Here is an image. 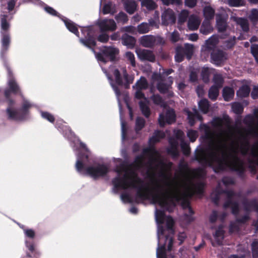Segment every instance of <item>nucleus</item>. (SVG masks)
I'll list each match as a JSON object with an SVG mask.
<instances>
[{
	"label": "nucleus",
	"instance_id": "52",
	"mask_svg": "<svg viewBox=\"0 0 258 258\" xmlns=\"http://www.w3.org/2000/svg\"><path fill=\"white\" fill-rule=\"evenodd\" d=\"M253 258H258V240L255 239L251 244Z\"/></svg>",
	"mask_w": 258,
	"mask_h": 258
},
{
	"label": "nucleus",
	"instance_id": "10",
	"mask_svg": "<svg viewBox=\"0 0 258 258\" xmlns=\"http://www.w3.org/2000/svg\"><path fill=\"white\" fill-rule=\"evenodd\" d=\"M142 90L137 89V91L136 92V97L138 99H142L144 98V101H141L139 103L141 110L143 113V114L147 117L149 116L150 114V109L148 106V101L145 98H144V95L141 91Z\"/></svg>",
	"mask_w": 258,
	"mask_h": 258
},
{
	"label": "nucleus",
	"instance_id": "43",
	"mask_svg": "<svg viewBox=\"0 0 258 258\" xmlns=\"http://www.w3.org/2000/svg\"><path fill=\"white\" fill-rule=\"evenodd\" d=\"M141 2V5L146 7L149 10H152L156 8V4L152 0H139Z\"/></svg>",
	"mask_w": 258,
	"mask_h": 258
},
{
	"label": "nucleus",
	"instance_id": "30",
	"mask_svg": "<svg viewBox=\"0 0 258 258\" xmlns=\"http://www.w3.org/2000/svg\"><path fill=\"white\" fill-rule=\"evenodd\" d=\"M123 44L128 47L132 48L136 44V39L134 37L124 34L122 36Z\"/></svg>",
	"mask_w": 258,
	"mask_h": 258
},
{
	"label": "nucleus",
	"instance_id": "59",
	"mask_svg": "<svg viewBox=\"0 0 258 258\" xmlns=\"http://www.w3.org/2000/svg\"><path fill=\"white\" fill-rule=\"evenodd\" d=\"M189 15V12L187 10H182L178 16V22L180 23H184L187 19Z\"/></svg>",
	"mask_w": 258,
	"mask_h": 258
},
{
	"label": "nucleus",
	"instance_id": "48",
	"mask_svg": "<svg viewBox=\"0 0 258 258\" xmlns=\"http://www.w3.org/2000/svg\"><path fill=\"white\" fill-rule=\"evenodd\" d=\"M219 88L217 86H213L209 91V97L212 100H215L219 95Z\"/></svg>",
	"mask_w": 258,
	"mask_h": 258
},
{
	"label": "nucleus",
	"instance_id": "11",
	"mask_svg": "<svg viewBox=\"0 0 258 258\" xmlns=\"http://www.w3.org/2000/svg\"><path fill=\"white\" fill-rule=\"evenodd\" d=\"M224 234L223 226H220L213 234V238L211 240L212 245L216 246L223 244Z\"/></svg>",
	"mask_w": 258,
	"mask_h": 258
},
{
	"label": "nucleus",
	"instance_id": "5",
	"mask_svg": "<svg viewBox=\"0 0 258 258\" xmlns=\"http://www.w3.org/2000/svg\"><path fill=\"white\" fill-rule=\"evenodd\" d=\"M152 78L153 81L158 82L157 88L160 93L167 94L169 97L173 95V93L171 90V85L173 83V79L171 77L164 78L160 74L154 73Z\"/></svg>",
	"mask_w": 258,
	"mask_h": 258
},
{
	"label": "nucleus",
	"instance_id": "23",
	"mask_svg": "<svg viewBox=\"0 0 258 258\" xmlns=\"http://www.w3.org/2000/svg\"><path fill=\"white\" fill-rule=\"evenodd\" d=\"M186 112L187 118L189 121V123L190 125H193L195 124V118H196L199 120L202 119V117L199 114L198 110L196 108L193 109V112H190L189 111L185 110Z\"/></svg>",
	"mask_w": 258,
	"mask_h": 258
},
{
	"label": "nucleus",
	"instance_id": "42",
	"mask_svg": "<svg viewBox=\"0 0 258 258\" xmlns=\"http://www.w3.org/2000/svg\"><path fill=\"white\" fill-rule=\"evenodd\" d=\"M184 54V48L181 46H177L176 48L175 60L177 62H181L183 59Z\"/></svg>",
	"mask_w": 258,
	"mask_h": 258
},
{
	"label": "nucleus",
	"instance_id": "6",
	"mask_svg": "<svg viewBox=\"0 0 258 258\" xmlns=\"http://www.w3.org/2000/svg\"><path fill=\"white\" fill-rule=\"evenodd\" d=\"M111 71L115 78L116 85L119 86L124 85L126 87H128L130 84L133 83L134 78L133 76L127 74L125 67H120L119 69L112 68Z\"/></svg>",
	"mask_w": 258,
	"mask_h": 258
},
{
	"label": "nucleus",
	"instance_id": "61",
	"mask_svg": "<svg viewBox=\"0 0 258 258\" xmlns=\"http://www.w3.org/2000/svg\"><path fill=\"white\" fill-rule=\"evenodd\" d=\"M249 18L253 23L258 21V10L257 9H252L249 15Z\"/></svg>",
	"mask_w": 258,
	"mask_h": 258
},
{
	"label": "nucleus",
	"instance_id": "39",
	"mask_svg": "<svg viewBox=\"0 0 258 258\" xmlns=\"http://www.w3.org/2000/svg\"><path fill=\"white\" fill-rule=\"evenodd\" d=\"M8 86L10 90L14 93H20L19 86L13 78H10L8 81Z\"/></svg>",
	"mask_w": 258,
	"mask_h": 258
},
{
	"label": "nucleus",
	"instance_id": "50",
	"mask_svg": "<svg viewBox=\"0 0 258 258\" xmlns=\"http://www.w3.org/2000/svg\"><path fill=\"white\" fill-rule=\"evenodd\" d=\"M211 73V70L208 67H204L202 70V77L205 82H208L209 80V76Z\"/></svg>",
	"mask_w": 258,
	"mask_h": 258
},
{
	"label": "nucleus",
	"instance_id": "15",
	"mask_svg": "<svg viewBox=\"0 0 258 258\" xmlns=\"http://www.w3.org/2000/svg\"><path fill=\"white\" fill-rule=\"evenodd\" d=\"M176 20L173 11L171 9L165 10L162 15V23L163 25H167L173 24Z\"/></svg>",
	"mask_w": 258,
	"mask_h": 258
},
{
	"label": "nucleus",
	"instance_id": "40",
	"mask_svg": "<svg viewBox=\"0 0 258 258\" xmlns=\"http://www.w3.org/2000/svg\"><path fill=\"white\" fill-rule=\"evenodd\" d=\"M64 24L68 30L74 33L76 36H79V32L77 27L74 23L70 20H64Z\"/></svg>",
	"mask_w": 258,
	"mask_h": 258
},
{
	"label": "nucleus",
	"instance_id": "32",
	"mask_svg": "<svg viewBox=\"0 0 258 258\" xmlns=\"http://www.w3.org/2000/svg\"><path fill=\"white\" fill-rule=\"evenodd\" d=\"M234 21L236 23L239 25L242 29L244 31H247L248 30V24L247 20L241 18L232 17Z\"/></svg>",
	"mask_w": 258,
	"mask_h": 258
},
{
	"label": "nucleus",
	"instance_id": "60",
	"mask_svg": "<svg viewBox=\"0 0 258 258\" xmlns=\"http://www.w3.org/2000/svg\"><path fill=\"white\" fill-rule=\"evenodd\" d=\"M213 80L215 83L214 86H217L218 88H220L222 86L223 83V78L221 75H215L213 78Z\"/></svg>",
	"mask_w": 258,
	"mask_h": 258
},
{
	"label": "nucleus",
	"instance_id": "28",
	"mask_svg": "<svg viewBox=\"0 0 258 258\" xmlns=\"http://www.w3.org/2000/svg\"><path fill=\"white\" fill-rule=\"evenodd\" d=\"M7 17V15H1L0 16L1 34H5V31H8L10 28V24L6 20Z\"/></svg>",
	"mask_w": 258,
	"mask_h": 258
},
{
	"label": "nucleus",
	"instance_id": "8",
	"mask_svg": "<svg viewBox=\"0 0 258 258\" xmlns=\"http://www.w3.org/2000/svg\"><path fill=\"white\" fill-rule=\"evenodd\" d=\"M225 196L227 198V202L224 204V207L227 208L230 207L232 209V212L233 214L236 215L238 211L240 213L242 212V210H239L238 205L234 202L236 196L231 191H227L223 192Z\"/></svg>",
	"mask_w": 258,
	"mask_h": 258
},
{
	"label": "nucleus",
	"instance_id": "64",
	"mask_svg": "<svg viewBox=\"0 0 258 258\" xmlns=\"http://www.w3.org/2000/svg\"><path fill=\"white\" fill-rule=\"evenodd\" d=\"M251 52L258 62V45L252 44L251 46Z\"/></svg>",
	"mask_w": 258,
	"mask_h": 258
},
{
	"label": "nucleus",
	"instance_id": "49",
	"mask_svg": "<svg viewBox=\"0 0 258 258\" xmlns=\"http://www.w3.org/2000/svg\"><path fill=\"white\" fill-rule=\"evenodd\" d=\"M138 31L140 34H144L149 31V25L147 23H142L137 27Z\"/></svg>",
	"mask_w": 258,
	"mask_h": 258
},
{
	"label": "nucleus",
	"instance_id": "47",
	"mask_svg": "<svg viewBox=\"0 0 258 258\" xmlns=\"http://www.w3.org/2000/svg\"><path fill=\"white\" fill-rule=\"evenodd\" d=\"M115 19L118 23L124 24L128 21L127 15L123 12H120L115 17Z\"/></svg>",
	"mask_w": 258,
	"mask_h": 258
},
{
	"label": "nucleus",
	"instance_id": "55",
	"mask_svg": "<svg viewBox=\"0 0 258 258\" xmlns=\"http://www.w3.org/2000/svg\"><path fill=\"white\" fill-rule=\"evenodd\" d=\"M154 103L157 105H159L162 107H165V104L162 100V98L158 95H153L151 97Z\"/></svg>",
	"mask_w": 258,
	"mask_h": 258
},
{
	"label": "nucleus",
	"instance_id": "25",
	"mask_svg": "<svg viewBox=\"0 0 258 258\" xmlns=\"http://www.w3.org/2000/svg\"><path fill=\"white\" fill-rule=\"evenodd\" d=\"M203 14L205 21H209L214 18L215 10L210 6H207L203 9Z\"/></svg>",
	"mask_w": 258,
	"mask_h": 258
},
{
	"label": "nucleus",
	"instance_id": "14",
	"mask_svg": "<svg viewBox=\"0 0 258 258\" xmlns=\"http://www.w3.org/2000/svg\"><path fill=\"white\" fill-rule=\"evenodd\" d=\"M226 59V55L222 51L214 50L211 53L212 62L217 66L222 64Z\"/></svg>",
	"mask_w": 258,
	"mask_h": 258
},
{
	"label": "nucleus",
	"instance_id": "16",
	"mask_svg": "<svg viewBox=\"0 0 258 258\" xmlns=\"http://www.w3.org/2000/svg\"><path fill=\"white\" fill-rule=\"evenodd\" d=\"M139 42L144 47H152L155 44L156 38L152 35H144L140 38Z\"/></svg>",
	"mask_w": 258,
	"mask_h": 258
},
{
	"label": "nucleus",
	"instance_id": "62",
	"mask_svg": "<svg viewBox=\"0 0 258 258\" xmlns=\"http://www.w3.org/2000/svg\"><path fill=\"white\" fill-rule=\"evenodd\" d=\"M228 4L231 7H239L244 4L243 0H227Z\"/></svg>",
	"mask_w": 258,
	"mask_h": 258
},
{
	"label": "nucleus",
	"instance_id": "31",
	"mask_svg": "<svg viewBox=\"0 0 258 258\" xmlns=\"http://www.w3.org/2000/svg\"><path fill=\"white\" fill-rule=\"evenodd\" d=\"M170 147L168 149V152L169 154L174 157H176L178 155L177 141H170Z\"/></svg>",
	"mask_w": 258,
	"mask_h": 258
},
{
	"label": "nucleus",
	"instance_id": "22",
	"mask_svg": "<svg viewBox=\"0 0 258 258\" xmlns=\"http://www.w3.org/2000/svg\"><path fill=\"white\" fill-rule=\"evenodd\" d=\"M201 23V20L198 17L191 15L188 19L187 26L190 30H197Z\"/></svg>",
	"mask_w": 258,
	"mask_h": 258
},
{
	"label": "nucleus",
	"instance_id": "57",
	"mask_svg": "<svg viewBox=\"0 0 258 258\" xmlns=\"http://www.w3.org/2000/svg\"><path fill=\"white\" fill-rule=\"evenodd\" d=\"M232 109L236 114H240L243 111V107L241 104L235 102L232 104Z\"/></svg>",
	"mask_w": 258,
	"mask_h": 258
},
{
	"label": "nucleus",
	"instance_id": "20",
	"mask_svg": "<svg viewBox=\"0 0 258 258\" xmlns=\"http://www.w3.org/2000/svg\"><path fill=\"white\" fill-rule=\"evenodd\" d=\"M13 104V101L11 100H9V106L7 109V112L8 114L9 118L15 120H22L24 117L21 116L19 113L14 109H13L11 106Z\"/></svg>",
	"mask_w": 258,
	"mask_h": 258
},
{
	"label": "nucleus",
	"instance_id": "19",
	"mask_svg": "<svg viewBox=\"0 0 258 258\" xmlns=\"http://www.w3.org/2000/svg\"><path fill=\"white\" fill-rule=\"evenodd\" d=\"M218 42V37L216 36H212L206 41L205 46H204L202 47V52L206 53L207 51H209L213 49L217 45Z\"/></svg>",
	"mask_w": 258,
	"mask_h": 258
},
{
	"label": "nucleus",
	"instance_id": "2",
	"mask_svg": "<svg viewBox=\"0 0 258 258\" xmlns=\"http://www.w3.org/2000/svg\"><path fill=\"white\" fill-rule=\"evenodd\" d=\"M212 124L213 131L205 125L208 148L197 155V160L204 165L212 166L215 172L227 168L242 172L243 162L238 153H248L249 145L247 137L230 124L228 116L215 118Z\"/></svg>",
	"mask_w": 258,
	"mask_h": 258
},
{
	"label": "nucleus",
	"instance_id": "44",
	"mask_svg": "<svg viewBox=\"0 0 258 258\" xmlns=\"http://www.w3.org/2000/svg\"><path fill=\"white\" fill-rule=\"evenodd\" d=\"M148 86L147 80L144 77H141L140 79L136 83V88L139 90L146 89Z\"/></svg>",
	"mask_w": 258,
	"mask_h": 258
},
{
	"label": "nucleus",
	"instance_id": "38",
	"mask_svg": "<svg viewBox=\"0 0 258 258\" xmlns=\"http://www.w3.org/2000/svg\"><path fill=\"white\" fill-rule=\"evenodd\" d=\"M250 89L247 85L241 86L237 91V95L240 97H245L249 95Z\"/></svg>",
	"mask_w": 258,
	"mask_h": 258
},
{
	"label": "nucleus",
	"instance_id": "17",
	"mask_svg": "<svg viewBox=\"0 0 258 258\" xmlns=\"http://www.w3.org/2000/svg\"><path fill=\"white\" fill-rule=\"evenodd\" d=\"M175 134L177 139L181 141L180 146L183 154L185 155H188L190 152V148L188 144L182 140L183 133L180 130H177L175 132Z\"/></svg>",
	"mask_w": 258,
	"mask_h": 258
},
{
	"label": "nucleus",
	"instance_id": "26",
	"mask_svg": "<svg viewBox=\"0 0 258 258\" xmlns=\"http://www.w3.org/2000/svg\"><path fill=\"white\" fill-rule=\"evenodd\" d=\"M102 70L104 72V73L106 74V75L108 80L109 81L110 84L113 90H114V92H115V93L116 94V96L117 100H118V104L120 105L119 97H120V94H121L120 90H119V88H118V87L115 84H114L113 83V80L112 79V78L110 77V76L109 74H107L106 71L104 70V69H102Z\"/></svg>",
	"mask_w": 258,
	"mask_h": 258
},
{
	"label": "nucleus",
	"instance_id": "13",
	"mask_svg": "<svg viewBox=\"0 0 258 258\" xmlns=\"http://www.w3.org/2000/svg\"><path fill=\"white\" fill-rule=\"evenodd\" d=\"M98 25L102 31H113L116 28L115 21L112 19H104L98 22Z\"/></svg>",
	"mask_w": 258,
	"mask_h": 258
},
{
	"label": "nucleus",
	"instance_id": "9",
	"mask_svg": "<svg viewBox=\"0 0 258 258\" xmlns=\"http://www.w3.org/2000/svg\"><path fill=\"white\" fill-rule=\"evenodd\" d=\"M136 52L138 57L142 61H149L154 62L155 60V56L153 52L150 50L137 48Z\"/></svg>",
	"mask_w": 258,
	"mask_h": 258
},
{
	"label": "nucleus",
	"instance_id": "56",
	"mask_svg": "<svg viewBox=\"0 0 258 258\" xmlns=\"http://www.w3.org/2000/svg\"><path fill=\"white\" fill-rule=\"evenodd\" d=\"M145 120L143 118L141 117H138L136 119V131L138 132L142 130L145 125Z\"/></svg>",
	"mask_w": 258,
	"mask_h": 258
},
{
	"label": "nucleus",
	"instance_id": "4",
	"mask_svg": "<svg viewBox=\"0 0 258 258\" xmlns=\"http://www.w3.org/2000/svg\"><path fill=\"white\" fill-rule=\"evenodd\" d=\"M82 158L83 157H80L76 164L77 170L81 173L96 178L105 175L108 172V167L104 164H98L84 169V164L81 161Z\"/></svg>",
	"mask_w": 258,
	"mask_h": 258
},
{
	"label": "nucleus",
	"instance_id": "51",
	"mask_svg": "<svg viewBox=\"0 0 258 258\" xmlns=\"http://www.w3.org/2000/svg\"><path fill=\"white\" fill-rule=\"evenodd\" d=\"M226 216V214L225 213H223L221 215H219L217 211H213L210 217V221L211 222H214L217 220L218 218L223 220Z\"/></svg>",
	"mask_w": 258,
	"mask_h": 258
},
{
	"label": "nucleus",
	"instance_id": "35",
	"mask_svg": "<svg viewBox=\"0 0 258 258\" xmlns=\"http://www.w3.org/2000/svg\"><path fill=\"white\" fill-rule=\"evenodd\" d=\"M2 53L4 51H6L8 49L10 43V37L8 34H2Z\"/></svg>",
	"mask_w": 258,
	"mask_h": 258
},
{
	"label": "nucleus",
	"instance_id": "41",
	"mask_svg": "<svg viewBox=\"0 0 258 258\" xmlns=\"http://www.w3.org/2000/svg\"><path fill=\"white\" fill-rule=\"evenodd\" d=\"M115 6L112 3L109 2L106 4L103 8V13L104 14H113L115 13Z\"/></svg>",
	"mask_w": 258,
	"mask_h": 258
},
{
	"label": "nucleus",
	"instance_id": "54",
	"mask_svg": "<svg viewBox=\"0 0 258 258\" xmlns=\"http://www.w3.org/2000/svg\"><path fill=\"white\" fill-rule=\"evenodd\" d=\"M124 55H125V57L126 60L127 61H130L131 64L133 67H135L136 66V60H135V57L134 54L130 51H127V52H125Z\"/></svg>",
	"mask_w": 258,
	"mask_h": 258
},
{
	"label": "nucleus",
	"instance_id": "63",
	"mask_svg": "<svg viewBox=\"0 0 258 258\" xmlns=\"http://www.w3.org/2000/svg\"><path fill=\"white\" fill-rule=\"evenodd\" d=\"M187 135L191 142H194L198 137V132L196 131L189 130L187 133Z\"/></svg>",
	"mask_w": 258,
	"mask_h": 258
},
{
	"label": "nucleus",
	"instance_id": "29",
	"mask_svg": "<svg viewBox=\"0 0 258 258\" xmlns=\"http://www.w3.org/2000/svg\"><path fill=\"white\" fill-rule=\"evenodd\" d=\"M136 3L132 0H127L124 3V8L126 12L130 14H133L137 9Z\"/></svg>",
	"mask_w": 258,
	"mask_h": 258
},
{
	"label": "nucleus",
	"instance_id": "7",
	"mask_svg": "<svg viewBox=\"0 0 258 258\" xmlns=\"http://www.w3.org/2000/svg\"><path fill=\"white\" fill-rule=\"evenodd\" d=\"M119 52V49L116 47L103 46L101 48V52L95 54V55L98 61L106 63L107 60L104 56L108 58L111 61H114L117 59Z\"/></svg>",
	"mask_w": 258,
	"mask_h": 258
},
{
	"label": "nucleus",
	"instance_id": "1",
	"mask_svg": "<svg viewBox=\"0 0 258 258\" xmlns=\"http://www.w3.org/2000/svg\"><path fill=\"white\" fill-rule=\"evenodd\" d=\"M150 153L151 156L146 166L147 173L150 177L148 182H143L136 173V170L144 164L141 157L133 165L123 163L116 168L117 177L112 181L114 186L121 189L137 188L138 197L149 200L169 212L174 207V201H179L202 192L204 185L197 179L198 175H192L189 171L185 170L176 173L172 177V163L165 162L154 149H150Z\"/></svg>",
	"mask_w": 258,
	"mask_h": 258
},
{
	"label": "nucleus",
	"instance_id": "27",
	"mask_svg": "<svg viewBox=\"0 0 258 258\" xmlns=\"http://www.w3.org/2000/svg\"><path fill=\"white\" fill-rule=\"evenodd\" d=\"M213 28L209 21L204 20L200 28V32L207 35L212 32Z\"/></svg>",
	"mask_w": 258,
	"mask_h": 258
},
{
	"label": "nucleus",
	"instance_id": "21",
	"mask_svg": "<svg viewBox=\"0 0 258 258\" xmlns=\"http://www.w3.org/2000/svg\"><path fill=\"white\" fill-rule=\"evenodd\" d=\"M216 26L219 32H224L227 28L226 19L222 14L216 15Z\"/></svg>",
	"mask_w": 258,
	"mask_h": 258
},
{
	"label": "nucleus",
	"instance_id": "53",
	"mask_svg": "<svg viewBox=\"0 0 258 258\" xmlns=\"http://www.w3.org/2000/svg\"><path fill=\"white\" fill-rule=\"evenodd\" d=\"M194 45L192 44H186L184 48V53L186 55L188 59L190 58L191 55L193 53Z\"/></svg>",
	"mask_w": 258,
	"mask_h": 258
},
{
	"label": "nucleus",
	"instance_id": "45",
	"mask_svg": "<svg viewBox=\"0 0 258 258\" xmlns=\"http://www.w3.org/2000/svg\"><path fill=\"white\" fill-rule=\"evenodd\" d=\"M80 42L85 46L91 48L92 46L96 45V42L93 38L90 36L85 39H81Z\"/></svg>",
	"mask_w": 258,
	"mask_h": 258
},
{
	"label": "nucleus",
	"instance_id": "36",
	"mask_svg": "<svg viewBox=\"0 0 258 258\" xmlns=\"http://www.w3.org/2000/svg\"><path fill=\"white\" fill-rule=\"evenodd\" d=\"M165 137V134L160 131H155L153 136L149 139L150 144H154L159 142Z\"/></svg>",
	"mask_w": 258,
	"mask_h": 258
},
{
	"label": "nucleus",
	"instance_id": "46",
	"mask_svg": "<svg viewBox=\"0 0 258 258\" xmlns=\"http://www.w3.org/2000/svg\"><path fill=\"white\" fill-rule=\"evenodd\" d=\"M200 109L204 113L208 112L209 108V102L207 99H202L199 102Z\"/></svg>",
	"mask_w": 258,
	"mask_h": 258
},
{
	"label": "nucleus",
	"instance_id": "18",
	"mask_svg": "<svg viewBox=\"0 0 258 258\" xmlns=\"http://www.w3.org/2000/svg\"><path fill=\"white\" fill-rule=\"evenodd\" d=\"M244 211L249 212L252 210H255L258 213V206L255 200L252 201H245L243 203ZM254 226L256 230L258 232V219L255 223Z\"/></svg>",
	"mask_w": 258,
	"mask_h": 258
},
{
	"label": "nucleus",
	"instance_id": "24",
	"mask_svg": "<svg viewBox=\"0 0 258 258\" xmlns=\"http://www.w3.org/2000/svg\"><path fill=\"white\" fill-rule=\"evenodd\" d=\"M249 216L246 214L241 219H237L235 223H231L229 228L230 232H235L238 231L239 225L241 223H243L248 220Z\"/></svg>",
	"mask_w": 258,
	"mask_h": 258
},
{
	"label": "nucleus",
	"instance_id": "12",
	"mask_svg": "<svg viewBox=\"0 0 258 258\" xmlns=\"http://www.w3.org/2000/svg\"><path fill=\"white\" fill-rule=\"evenodd\" d=\"M175 115L173 109H169L164 116L161 114L158 118V122L160 126H163L165 123L171 124L175 121Z\"/></svg>",
	"mask_w": 258,
	"mask_h": 258
},
{
	"label": "nucleus",
	"instance_id": "37",
	"mask_svg": "<svg viewBox=\"0 0 258 258\" xmlns=\"http://www.w3.org/2000/svg\"><path fill=\"white\" fill-rule=\"evenodd\" d=\"M222 194H223V191L220 189V183H219L216 189L211 195V198L214 203L218 204L220 195Z\"/></svg>",
	"mask_w": 258,
	"mask_h": 258
},
{
	"label": "nucleus",
	"instance_id": "58",
	"mask_svg": "<svg viewBox=\"0 0 258 258\" xmlns=\"http://www.w3.org/2000/svg\"><path fill=\"white\" fill-rule=\"evenodd\" d=\"M163 5L166 6L176 5L179 6L182 4V0H161Z\"/></svg>",
	"mask_w": 258,
	"mask_h": 258
},
{
	"label": "nucleus",
	"instance_id": "33",
	"mask_svg": "<svg viewBox=\"0 0 258 258\" xmlns=\"http://www.w3.org/2000/svg\"><path fill=\"white\" fill-rule=\"evenodd\" d=\"M250 155L252 158L251 161H254L258 166V143L253 145L251 147L250 151Z\"/></svg>",
	"mask_w": 258,
	"mask_h": 258
},
{
	"label": "nucleus",
	"instance_id": "3",
	"mask_svg": "<svg viewBox=\"0 0 258 258\" xmlns=\"http://www.w3.org/2000/svg\"><path fill=\"white\" fill-rule=\"evenodd\" d=\"M155 220L158 224L157 230L158 247L157 258H167L166 247L168 251L172 250L173 244L174 220L171 217H165L164 212L156 209Z\"/></svg>",
	"mask_w": 258,
	"mask_h": 258
},
{
	"label": "nucleus",
	"instance_id": "34",
	"mask_svg": "<svg viewBox=\"0 0 258 258\" xmlns=\"http://www.w3.org/2000/svg\"><path fill=\"white\" fill-rule=\"evenodd\" d=\"M234 91L231 88L225 87L223 90V96L224 100L228 101L234 96Z\"/></svg>",
	"mask_w": 258,
	"mask_h": 258
}]
</instances>
